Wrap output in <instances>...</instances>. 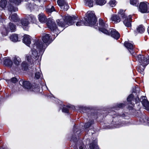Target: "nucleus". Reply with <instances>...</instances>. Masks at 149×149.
<instances>
[{
    "label": "nucleus",
    "mask_w": 149,
    "mask_h": 149,
    "mask_svg": "<svg viewBox=\"0 0 149 149\" xmlns=\"http://www.w3.org/2000/svg\"><path fill=\"white\" fill-rule=\"evenodd\" d=\"M50 37L49 34L44 33L42 38L43 43L37 41L33 45L31 51L25 56L26 61H23L22 63L23 69L27 70L29 66H31L34 62L38 59L40 54L42 53L44 49L50 43Z\"/></svg>",
    "instance_id": "nucleus-1"
},
{
    "label": "nucleus",
    "mask_w": 149,
    "mask_h": 149,
    "mask_svg": "<svg viewBox=\"0 0 149 149\" xmlns=\"http://www.w3.org/2000/svg\"><path fill=\"white\" fill-rule=\"evenodd\" d=\"M86 21L84 22L82 20L78 21L76 23V25L79 26L85 25L86 26H92L94 25L96 22V19L93 11L88 12L84 17Z\"/></svg>",
    "instance_id": "nucleus-2"
},
{
    "label": "nucleus",
    "mask_w": 149,
    "mask_h": 149,
    "mask_svg": "<svg viewBox=\"0 0 149 149\" xmlns=\"http://www.w3.org/2000/svg\"><path fill=\"white\" fill-rule=\"evenodd\" d=\"M124 12L125 11L123 10L120 9L118 12L119 15L124 19L123 22L125 26L130 27L131 26V16L130 15L127 16L125 15Z\"/></svg>",
    "instance_id": "nucleus-3"
},
{
    "label": "nucleus",
    "mask_w": 149,
    "mask_h": 149,
    "mask_svg": "<svg viewBox=\"0 0 149 149\" xmlns=\"http://www.w3.org/2000/svg\"><path fill=\"white\" fill-rule=\"evenodd\" d=\"M21 0H10L9 3L8 5V9L11 12H15L17 10V8H14V6L18 5L21 2Z\"/></svg>",
    "instance_id": "nucleus-4"
},
{
    "label": "nucleus",
    "mask_w": 149,
    "mask_h": 149,
    "mask_svg": "<svg viewBox=\"0 0 149 149\" xmlns=\"http://www.w3.org/2000/svg\"><path fill=\"white\" fill-rule=\"evenodd\" d=\"M139 10L142 13H148L149 12V3L147 2H141L139 6Z\"/></svg>",
    "instance_id": "nucleus-5"
},
{
    "label": "nucleus",
    "mask_w": 149,
    "mask_h": 149,
    "mask_svg": "<svg viewBox=\"0 0 149 149\" xmlns=\"http://www.w3.org/2000/svg\"><path fill=\"white\" fill-rule=\"evenodd\" d=\"M99 30L103 33L107 34L109 33L108 31L106 29V28L108 26L107 24H106L103 22L102 19H99Z\"/></svg>",
    "instance_id": "nucleus-6"
},
{
    "label": "nucleus",
    "mask_w": 149,
    "mask_h": 149,
    "mask_svg": "<svg viewBox=\"0 0 149 149\" xmlns=\"http://www.w3.org/2000/svg\"><path fill=\"white\" fill-rule=\"evenodd\" d=\"M108 32L109 33L107 34L111 35L112 37L115 39L117 40L120 37L119 33L114 29H110Z\"/></svg>",
    "instance_id": "nucleus-7"
},
{
    "label": "nucleus",
    "mask_w": 149,
    "mask_h": 149,
    "mask_svg": "<svg viewBox=\"0 0 149 149\" xmlns=\"http://www.w3.org/2000/svg\"><path fill=\"white\" fill-rule=\"evenodd\" d=\"M65 22L69 25L72 24L74 23V21L76 19V17L70 16H66L65 17Z\"/></svg>",
    "instance_id": "nucleus-8"
},
{
    "label": "nucleus",
    "mask_w": 149,
    "mask_h": 149,
    "mask_svg": "<svg viewBox=\"0 0 149 149\" xmlns=\"http://www.w3.org/2000/svg\"><path fill=\"white\" fill-rule=\"evenodd\" d=\"M136 59L141 63V64H144L145 65H147L148 64L147 59L146 58H145L143 55L140 54L138 55L137 56Z\"/></svg>",
    "instance_id": "nucleus-9"
},
{
    "label": "nucleus",
    "mask_w": 149,
    "mask_h": 149,
    "mask_svg": "<svg viewBox=\"0 0 149 149\" xmlns=\"http://www.w3.org/2000/svg\"><path fill=\"white\" fill-rule=\"evenodd\" d=\"M48 27L52 31H54L56 29V26L53 19H49L47 23Z\"/></svg>",
    "instance_id": "nucleus-10"
},
{
    "label": "nucleus",
    "mask_w": 149,
    "mask_h": 149,
    "mask_svg": "<svg viewBox=\"0 0 149 149\" xmlns=\"http://www.w3.org/2000/svg\"><path fill=\"white\" fill-rule=\"evenodd\" d=\"M61 1L60 0H58L57 2L58 4L61 7V9L64 10H67L69 8V6L68 3L66 2H64L63 0L61 1H63V3H61Z\"/></svg>",
    "instance_id": "nucleus-11"
},
{
    "label": "nucleus",
    "mask_w": 149,
    "mask_h": 149,
    "mask_svg": "<svg viewBox=\"0 0 149 149\" xmlns=\"http://www.w3.org/2000/svg\"><path fill=\"white\" fill-rule=\"evenodd\" d=\"M31 38L29 35H26L24 36L23 41L28 46H29L31 43Z\"/></svg>",
    "instance_id": "nucleus-12"
},
{
    "label": "nucleus",
    "mask_w": 149,
    "mask_h": 149,
    "mask_svg": "<svg viewBox=\"0 0 149 149\" xmlns=\"http://www.w3.org/2000/svg\"><path fill=\"white\" fill-rule=\"evenodd\" d=\"M19 83L20 84H22L23 87L26 89H29L31 87V83L28 81H24L21 80L20 81Z\"/></svg>",
    "instance_id": "nucleus-13"
},
{
    "label": "nucleus",
    "mask_w": 149,
    "mask_h": 149,
    "mask_svg": "<svg viewBox=\"0 0 149 149\" xmlns=\"http://www.w3.org/2000/svg\"><path fill=\"white\" fill-rule=\"evenodd\" d=\"M21 23L22 26L24 29L26 30V29H25L27 28L29 24V22L28 20L26 19H22L21 21Z\"/></svg>",
    "instance_id": "nucleus-14"
},
{
    "label": "nucleus",
    "mask_w": 149,
    "mask_h": 149,
    "mask_svg": "<svg viewBox=\"0 0 149 149\" xmlns=\"http://www.w3.org/2000/svg\"><path fill=\"white\" fill-rule=\"evenodd\" d=\"M111 19L114 23H116L119 22L121 20L120 16L116 15H113L111 17Z\"/></svg>",
    "instance_id": "nucleus-15"
},
{
    "label": "nucleus",
    "mask_w": 149,
    "mask_h": 149,
    "mask_svg": "<svg viewBox=\"0 0 149 149\" xmlns=\"http://www.w3.org/2000/svg\"><path fill=\"white\" fill-rule=\"evenodd\" d=\"M15 29V26L13 23H10L7 28H6V30L7 32L11 31V32L14 31Z\"/></svg>",
    "instance_id": "nucleus-16"
},
{
    "label": "nucleus",
    "mask_w": 149,
    "mask_h": 149,
    "mask_svg": "<svg viewBox=\"0 0 149 149\" xmlns=\"http://www.w3.org/2000/svg\"><path fill=\"white\" fill-rule=\"evenodd\" d=\"M4 64L9 67H10L13 65L12 61L8 58H5L4 59Z\"/></svg>",
    "instance_id": "nucleus-17"
},
{
    "label": "nucleus",
    "mask_w": 149,
    "mask_h": 149,
    "mask_svg": "<svg viewBox=\"0 0 149 149\" xmlns=\"http://www.w3.org/2000/svg\"><path fill=\"white\" fill-rule=\"evenodd\" d=\"M134 95L132 94H131L129 95L127 98V101L128 104H131L132 105V107L134 106V103L133 102L134 101Z\"/></svg>",
    "instance_id": "nucleus-18"
},
{
    "label": "nucleus",
    "mask_w": 149,
    "mask_h": 149,
    "mask_svg": "<svg viewBox=\"0 0 149 149\" xmlns=\"http://www.w3.org/2000/svg\"><path fill=\"white\" fill-rule=\"evenodd\" d=\"M38 18L39 21L41 23H44L46 20V18L45 15L43 13L39 14L38 15Z\"/></svg>",
    "instance_id": "nucleus-19"
},
{
    "label": "nucleus",
    "mask_w": 149,
    "mask_h": 149,
    "mask_svg": "<svg viewBox=\"0 0 149 149\" xmlns=\"http://www.w3.org/2000/svg\"><path fill=\"white\" fill-rule=\"evenodd\" d=\"M7 5V1L6 0H0V7L1 10L3 9Z\"/></svg>",
    "instance_id": "nucleus-20"
},
{
    "label": "nucleus",
    "mask_w": 149,
    "mask_h": 149,
    "mask_svg": "<svg viewBox=\"0 0 149 149\" xmlns=\"http://www.w3.org/2000/svg\"><path fill=\"white\" fill-rule=\"evenodd\" d=\"M145 29L144 27L142 25L139 26L136 28V31L139 33H142L145 31Z\"/></svg>",
    "instance_id": "nucleus-21"
},
{
    "label": "nucleus",
    "mask_w": 149,
    "mask_h": 149,
    "mask_svg": "<svg viewBox=\"0 0 149 149\" xmlns=\"http://www.w3.org/2000/svg\"><path fill=\"white\" fill-rule=\"evenodd\" d=\"M85 5L90 7H92L93 6V1L91 0H84Z\"/></svg>",
    "instance_id": "nucleus-22"
},
{
    "label": "nucleus",
    "mask_w": 149,
    "mask_h": 149,
    "mask_svg": "<svg viewBox=\"0 0 149 149\" xmlns=\"http://www.w3.org/2000/svg\"><path fill=\"white\" fill-rule=\"evenodd\" d=\"M124 45L127 49L132 50L133 49V45L128 42L126 41L124 43Z\"/></svg>",
    "instance_id": "nucleus-23"
},
{
    "label": "nucleus",
    "mask_w": 149,
    "mask_h": 149,
    "mask_svg": "<svg viewBox=\"0 0 149 149\" xmlns=\"http://www.w3.org/2000/svg\"><path fill=\"white\" fill-rule=\"evenodd\" d=\"M142 103L143 105L147 110H149V102L147 100L142 101Z\"/></svg>",
    "instance_id": "nucleus-24"
},
{
    "label": "nucleus",
    "mask_w": 149,
    "mask_h": 149,
    "mask_svg": "<svg viewBox=\"0 0 149 149\" xmlns=\"http://www.w3.org/2000/svg\"><path fill=\"white\" fill-rule=\"evenodd\" d=\"M10 38L12 41L14 42H16L18 40V36L17 34H13L10 37Z\"/></svg>",
    "instance_id": "nucleus-25"
},
{
    "label": "nucleus",
    "mask_w": 149,
    "mask_h": 149,
    "mask_svg": "<svg viewBox=\"0 0 149 149\" xmlns=\"http://www.w3.org/2000/svg\"><path fill=\"white\" fill-rule=\"evenodd\" d=\"M141 66L138 69V70L140 73L143 75L144 74V70L146 65H145L144 64H141Z\"/></svg>",
    "instance_id": "nucleus-26"
},
{
    "label": "nucleus",
    "mask_w": 149,
    "mask_h": 149,
    "mask_svg": "<svg viewBox=\"0 0 149 149\" xmlns=\"http://www.w3.org/2000/svg\"><path fill=\"white\" fill-rule=\"evenodd\" d=\"M95 1L96 4L100 6L104 5L106 3L105 0H95Z\"/></svg>",
    "instance_id": "nucleus-27"
},
{
    "label": "nucleus",
    "mask_w": 149,
    "mask_h": 149,
    "mask_svg": "<svg viewBox=\"0 0 149 149\" xmlns=\"http://www.w3.org/2000/svg\"><path fill=\"white\" fill-rule=\"evenodd\" d=\"M28 17L29 20H30L31 22L34 23L36 22V18L34 15H29Z\"/></svg>",
    "instance_id": "nucleus-28"
},
{
    "label": "nucleus",
    "mask_w": 149,
    "mask_h": 149,
    "mask_svg": "<svg viewBox=\"0 0 149 149\" xmlns=\"http://www.w3.org/2000/svg\"><path fill=\"white\" fill-rule=\"evenodd\" d=\"M63 19H61L60 20L58 19L57 20V23L58 25L59 26L61 27H64L65 26V23L63 22Z\"/></svg>",
    "instance_id": "nucleus-29"
},
{
    "label": "nucleus",
    "mask_w": 149,
    "mask_h": 149,
    "mask_svg": "<svg viewBox=\"0 0 149 149\" xmlns=\"http://www.w3.org/2000/svg\"><path fill=\"white\" fill-rule=\"evenodd\" d=\"M93 123V120H90L88 123L85 124L84 127L85 128H88L90 127Z\"/></svg>",
    "instance_id": "nucleus-30"
},
{
    "label": "nucleus",
    "mask_w": 149,
    "mask_h": 149,
    "mask_svg": "<svg viewBox=\"0 0 149 149\" xmlns=\"http://www.w3.org/2000/svg\"><path fill=\"white\" fill-rule=\"evenodd\" d=\"M9 17L14 21H16L17 20L18 17L17 15L15 13L12 15H10Z\"/></svg>",
    "instance_id": "nucleus-31"
},
{
    "label": "nucleus",
    "mask_w": 149,
    "mask_h": 149,
    "mask_svg": "<svg viewBox=\"0 0 149 149\" xmlns=\"http://www.w3.org/2000/svg\"><path fill=\"white\" fill-rule=\"evenodd\" d=\"M46 11L47 12L51 13L54 11H55V10L54 7L52 6L51 8H46Z\"/></svg>",
    "instance_id": "nucleus-32"
},
{
    "label": "nucleus",
    "mask_w": 149,
    "mask_h": 149,
    "mask_svg": "<svg viewBox=\"0 0 149 149\" xmlns=\"http://www.w3.org/2000/svg\"><path fill=\"white\" fill-rule=\"evenodd\" d=\"M13 61L15 64L17 65L20 62L21 59L19 57L15 58H14Z\"/></svg>",
    "instance_id": "nucleus-33"
},
{
    "label": "nucleus",
    "mask_w": 149,
    "mask_h": 149,
    "mask_svg": "<svg viewBox=\"0 0 149 149\" xmlns=\"http://www.w3.org/2000/svg\"><path fill=\"white\" fill-rule=\"evenodd\" d=\"M90 148L91 149H99L96 143H95L94 144H91L90 145Z\"/></svg>",
    "instance_id": "nucleus-34"
},
{
    "label": "nucleus",
    "mask_w": 149,
    "mask_h": 149,
    "mask_svg": "<svg viewBox=\"0 0 149 149\" xmlns=\"http://www.w3.org/2000/svg\"><path fill=\"white\" fill-rule=\"evenodd\" d=\"M110 5L112 7H114L116 4V2L115 0H111L109 2Z\"/></svg>",
    "instance_id": "nucleus-35"
},
{
    "label": "nucleus",
    "mask_w": 149,
    "mask_h": 149,
    "mask_svg": "<svg viewBox=\"0 0 149 149\" xmlns=\"http://www.w3.org/2000/svg\"><path fill=\"white\" fill-rule=\"evenodd\" d=\"M130 3L134 6H136L138 4L137 0H130Z\"/></svg>",
    "instance_id": "nucleus-36"
},
{
    "label": "nucleus",
    "mask_w": 149,
    "mask_h": 149,
    "mask_svg": "<svg viewBox=\"0 0 149 149\" xmlns=\"http://www.w3.org/2000/svg\"><path fill=\"white\" fill-rule=\"evenodd\" d=\"M69 106L63 107L62 109V111L63 112L67 113L68 111Z\"/></svg>",
    "instance_id": "nucleus-37"
},
{
    "label": "nucleus",
    "mask_w": 149,
    "mask_h": 149,
    "mask_svg": "<svg viewBox=\"0 0 149 149\" xmlns=\"http://www.w3.org/2000/svg\"><path fill=\"white\" fill-rule=\"evenodd\" d=\"M41 73L40 72H37L35 74V78L38 79L40 78L41 76Z\"/></svg>",
    "instance_id": "nucleus-38"
},
{
    "label": "nucleus",
    "mask_w": 149,
    "mask_h": 149,
    "mask_svg": "<svg viewBox=\"0 0 149 149\" xmlns=\"http://www.w3.org/2000/svg\"><path fill=\"white\" fill-rule=\"evenodd\" d=\"M125 106L124 104L122 103H120L117 104L116 105V107H118V108H121L124 107Z\"/></svg>",
    "instance_id": "nucleus-39"
},
{
    "label": "nucleus",
    "mask_w": 149,
    "mask_h": 149,
    "mask_svg": "<svg viewBox=\"0 0 149 149\" xmlns=\"http://www.w3.org/2000/svg\"><path fill=\"white\" fill-rule=\"evenodd\" d=\"M17 81V79L15 77H13L11 79V82L13 83H15Z\"/></svg>",
    "instance_id": "nucleus-40"
},
{
    "label": "nucleus",
    "mask_w": 149,
    "mask_h": 149,
    "mask_svg": "<svg viewBox=\"0 0 149 149\" xmlns=\"http://www.w3.org/2000/svg\"><path fill=\"white\" fill-rule=\"evenodd\" d=\"M86 108L85 107H79V110L83 112L84 110H86Z\"/></svg>",
    "instance_id": "nucleus-41"
},
{
    "label": "nucleus",
    "mask_w": 149,
    "mask_h": 149,
    "mask_svg": "<svg viewBox=\"0 0 149 149\" xmlns=\"http://www.w3.org/2000/svg\"><path fill=\"white\" fill-rule=\"evenodd\" d=\"M139 99L138 97H137L135 99V102L136 103L137 102H139Z\"/></svg>",
    "instance_id": "nucleus-42"
},
{
    "label": "nucleus",
    "mask_w": 149,
    "mask_h": 149,
    "mask_svg": "<svg viewBox=\"0 0 149 149\" xmlns=\"http://www.w3.org/2000/svg\"><path fill=\"white\" fill-rule=\"evenodd\" d=\"M83 147H84L83 145L82 144H81V145L79 146V149H83Z\"/></svg>",
    "instance_id": "nucleus-43"
},
{
    "label": "nucleus",
    "mask_w": 149,
    "mask_h": 149,
    "mask_svg": "<svg viewBox=\"0 0 149 149\" xmlns=\"http://www.w3.org/2000/svg\"><path fill=\"white\" fill-rule=\"evenodd\" d=\"M141 99H142L143 100V101H144L145 100H146V97L144 96H143L141 97Z\"/></svg>",
    "instance_id": "nucleus-44"
},
{
    "label": "nucleus",
    "mask_w": 149,
    "mask_h": 149,
    "mask_svg": "<svg viewBox=\"0 0 149 149\" xmlns=\"http://www.w3.org/2000/svg\"><path fill=\"white\" fill-rule=\"evenodd\" d=\"M7 33H2V35H3L4 36H6L7 35Z\"/></svg>",
    "instance_id": "nucleus-45"
},
{
    "label": "nucleus",
    "mask_w": 149,
    "mask_h": 149,
    "mask_svg": "<svg viewBox=\"0 0 149 149\" xmlns=\"http://www.w3.org/2000/svg\"><path fill=\"white\" fill-rule=\"evenodd\" d=\"M148 60H147V62H148V63H149V56H148Z\"/></svg>",
    "instance_id": "nucleus-46"
},
{
    "label": "nucleus",
    "mask_w": 149,
    "mask_h": 149,
    "mask_svg": "<svg viewBox=\"0 0 149 149\" xmlns=\"http://www.w3.org/2000/svg\"><path fill=\"white\" fill-rule=\"evenodd\" d=\"M130 52V53H131V54H132V53H133V51H132V52Z\"/></svg>",
    "instance_id": "nucleus-47"
},
{
    "label": "nucleus",
    "mask_w": 149,
    "mask_h": 149,
    "mask_svg": "<svg viewBox=\"0 0 149 149\" xmlns=\"http://www.w3.org/2000/svg\"><path fill=\"white\" fill-rule=\"evenodd\" d=\"M78 132V131H76V132H75V133H77ZM79 132H79H80L79 131V132Z\"/></svg>",
    "instance_id": "nucleus-48"
},
{
    "label": "nucleus",
    "mask_w": 149,
    "mask_h": 149,
    "mask_svg": "<svg viewBox=\"0 0 149 149\" xmlns=\"http://www.w3.org/2000/svg\"><path fill=\"white\" fill-rule=\"evenodd\" d=\"M74 149H76V147H74Z\"/></svg>",
    "instance_id": "nucleus-49"
},
{
    "label": "nucleus",
    "mask_w": 149,
    "mask_h": 149,
    "mask_svg": "<svg viewBox=\"0 0 149 149\" xmlns=\"http://www.w3.org/2000/svg\"><path fill=\"white\" fill-rule=\"evenodd\" d=\"M75 132V130L74 131V132Z\"/></svg>",
    "instance_id": "nucleus-50"
}]
</instances>
